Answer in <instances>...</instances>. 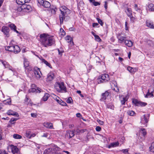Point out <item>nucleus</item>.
Returning a JSON list of instances; mask_svg holds the SVG:
<instances>
[{"label": "nucleus", "mask_w": 154, "mask_h": 154, "mask_svg": "<svg viewBox=\"0 0 154 154\" xmlns=\"http://www.w3.org/2000/svg\"><path fill=\"white\" fill-rule=\"evenodd\" d=\"M60 13L59 15V19L60 25L63 23V21H67L70 19L69 16L71 13V11L66 7L63 6L61 7L60 9Z\"/></svg>", "instance_id": "obj_1"}, {"label": "nucleus", "mask_w": 154, "mask_h": 154, "mask_svg": "<svg viewBox=\"0 0 154 154\" xmlns=\"http://www.w3.org/2000/svg\"><path fill=\"white\" fill-rule=\"evenodd\" d=\"M41 43L45 47L51 46L55 42L53 37L44 34L40 35Z\"/></svg>", "instance_id": "obj_2"}, {"label": "nucleus", "mask_w": 154, "mask_h": 154, "mask_svg": "<svg viewBox=\"0 0 154 154\" xmlns=\"http://www.w3.org/2000/svg\"><path fill=\"white\" fill-rule=\"evenodd\" d=\"M55 88L59 92L65 93L67 92L66 88L64 85V82H57L55 85Z\"/></svg>", "instance_id": "obj_3"}, {"label": "nucleus", "mask_w": 154, "mask_h": 154, "mask_svg": "<svg viewBox=\"0 0 154 154\" xmlns=\"http://www.w3.org/2000/svg\"><path fill=\"white\" fill-rule=\"evenodd\" d=\"M10 45L9 46L5 47L6 50L13 52L15 53H18L20 51V48L17 45H11V43Z\"/></svg>", "instance_id": "obj_4"}, {"label": "nucleus", "mask_w": 154, "mask_h": 154, "mask_svg": "<svg viewBox=\"0 0 154 154\" xmlns=\"http://www.w3.org/2000/svg\"><path fill=\"white\" fill-rule=\"evenodd\" d=\"M147 133L146 131L144 128L140 129L139 133L137 134V135L138 139L141 141L145 139V136Z\"/></svg>", "instance_id": "obj_5"}, {"label": "nucleus", "mask_w": 154, "mask_h": 154, "mask_svg": "<svg viewBox=\"0 0 154 154\" xmlns=\"http://www.w3.org/2000/svg\"><path fill=\"white\" fill-rule=\"evenodd\" d=\"M109 80V75L108 74H102L98 79V82L99 83L103 82L102 80L105 82L108 81Z\"/></svg>", "instance_id": "obj_6"}, {"label": "nucleus", "mask_w": 154, "mask_h": 154, "mask_svg": "<svg viewBox=\"0 0 154 154\" xmlns=\"http://www.w3.org/2000/svg\"><path fill=\"white\" fill-rule=\"evenodd\" d=\"M60 149L57 146H55L54 148H50L45 150L44 152H46L47 154H51V152L56 153L57 151H60Z\"/></svg>", "instance_id": "obj_7"}, {"label": "nucleus", "mask_w": 154, "mask_h": 154, "mask_svg": "<svg viewBox=\"0 0 154 154\" xmlns=\"http://www.w3.org/2000/svg\"><path fill=\"white\" fill-rule=\"evenodd\" d=\"M37 2L40 6H42L45 8H49L51 5L50 3L46 1L38 0Z\"/></svg>", "instance_id": "obj_8"}, {"label": "nucleus", "mask_w": 154, "mask_h": 154, "mask_svg": "<svg viewBox=\"0 0 154 154\" xmlns=\"http://www.w3.org/2000/svg\"><path fill=\"white\" fill-rule=\"evenodd\" d=\"M34 72L36 78L37 79H39L41 77V75H42L40 70V69L37 67H35L34 70Z\"/></svg>", "instance_id": "obj_9"}, {"label": "nucleus", "mask_w": 154, "mask_h": 154, "mask_svg": "<svg viewBox=\"0 0 154 154\" xmlns=\"http://www.w3.org/2000/svg\"><path fill=\"white\" fill-rule=\"evenodd\" d=\"M132 102L133 103L135 104L136 106H144L147 104V103H146L138 101L137 99H133L132 100Z\"/></svg>", "instance_id": "obj_10"}, {"label": "nucleus", "mask_w": 154, "mask_h": 154, "mask_svg": "<svg viewBox=\"0 0 154 154\" xmlns=\"http://www.w3.org/2000/svg\"><path fill=\"white\" fill-rule=\"evenodd\" d=\"M117 38L118 40V42L120 43H122L125 41L126 40V37L125 35H122V33H118L117 35Z\"/></svg>", "instance_id": "obj_11"}, {"label": "nucleus", "mask_w": 154, "mask_h": 154, "mask_svg": "<svg viewBox=\"0 0 154 154\" xmlns=\"http://www.w3.org/2000/svg\"><path fill=\"white\" fill-rule=\"evenodd\" d=\"M0 61L3 65L5 68H8L9 70L12 71H14V69H13L12 67L10 66L8 63L5 61H4L2 60H0Z\"/></svg>", "instance_id": "obj_12"}, {"label": "nucleus", "mask_w": 154, "mask_h": 154, "mask_svg": "<svg viewBox=\"0 0 154 154\" xmlns=\"http://www.w3.org/2000/svg\"><path fill=\"white\" fill-rule=\"evenodd\" d=\"M119 97L121 104L123 105L125 104V102L127 101L129 98V96L128 94H127L125 97L123 96L122 95L121 96L119 95Z\"/></svg>", "instance_id": "obj_13"}, {"label": "nucleus", "mask_w": 154, "mask_h": 154, "mask_svg": "<svg viewBox=\"0 0 154 154\" xmlns=\"http://www.w3.org/2000/svg\"><path fill=\"white\" fill-rule=\"evenodd\" d=\"M2 31L3 32L4 35H5L7 37L9 36V32L10 29L7 26H3L2 28Z\"/></svg>", "instance_id": "obj_14"}, {"label": "nucleus", "mask_w": 154, "mask_h": 154, "mask_svg": "<svg viewBox=\"0 0 154 154\" xmlns=\"http://www.w3.org/2000/svg\"><path fill=\"white\" fill-rule=\"evenodd\" d=\"M22 8L23 10V11H30L32 10V8L29 5L23 4L21 5Z\"/></svg>", "instance_id": "obj_15"}, {"label": "nucleus", "mask_w": 154, "mask_h": 154, "mask_svg": "<svg viewBox=\"0 0 154 154\" xmlns=\"http://www.w3.org/2000/svg\"><path fill=\"white\" fill-rule=\"evenodd\" d=\"M149 117V114L146 115V114L143 115L141 121V123H143V124H145L146 123H147L148 121L147 117Z\"/></svg>", "instance_id": "obj_16"}, {"label": "nucleus", "mask_w": 154, "mask_h": 154, "mask_svg": "<svg viewBox=\"0 0 154 154\" xmlns=\"http://www.w3.org/2000/svg\"><path fill=\"white\" fill-rule=\"evenodd\" d=\"M9 147L11 149L13 154L19 151L18 148L16 146H14L11 144L9 146Z\"/></svg>", "instance_id": "obj_17"}, {"label": "nucleus", "mask_w": 154, "mask_h": 154, "mask_svg": "<svg viewBox=\"0 0 154 154\" xmlns=\"http://www.w3.org/2000/svg\"><path fill=\"white\" fill-rule=\"evenodd\" d=\"M146 25L147 26L149 27L150 28H154V23L149 20H147L146 22Z\"/></svg>", "instance_id": "obj_18"}, {"label": "nucleus", "mask_w": 154, "mask_h": 154, "mask_svg": "<svg viewBox=\"0 0 154 154\" xmlns=\"http://www.w3.org/2000/svg\"><path fill=\"white\" fill-rule=\"evenodd\" d=\"M54 78V75L52 72H50L47 75L46 80L47 81H51Z\"/></svg>", "instance_id": "obj_19"}, {"label": "nucleus", "mask_w": 154, "mask_h": 154, "mask_svg": "<svg viewBox=\"0 0 154 154\" xmlns=\"http://www.w3.org/2000/svg\"><path fill=\"white\" fill-rule=\"evenodd\" d=\"M109 94V93L107 91L105 92V93H103L102 94V96L100 100L102 101H104L107 97H108Z\"/></svg>", "instance_id": "obj_20"}, {"label": "nucleus", "mask_w": 154, "mask_h": 154, "mask_svg": "<svg viewBox=\"0 0 154 154\" xmlns=\"http://www.w3.org/2000/svg\"><path fill=\"white\" fill-rule=\"evenodd\" d=\"M75 130L74 131L69 130L67 131L66 135L67 136L69 137V139L74 136L75 135Z\"/></svg>", "instance_id": "obj_21"}, {"label": "nucleus", "mask_w": 154, "mask_h": 154, "mask_svg": "<svg viewBox=\"0 0 154 154\" xmlns=\"http://www.w3.org/2000/svg\"><path fill=\"white\" fill-rule=\"evenodd\" d=\"M154 97L153 91L150 92V89L148 90V91L146 94L145 96V98L151 97Z\"/></svg>", "instance_id": "obj_22"}, {"label": "nucleus", "mask_w": 154, "mask_h": 154, "mask_svg": "<svg viewBox=\"0 0 154 154\" xmlns=\"http://www.w3.org/2000/svg\"><path fill=\"white\" fill-rule=\"evenodd\" d=\"M41 90V89L39 88H32L29 90V92L40 93Z\"/></svg>", "instance_id": "obj_23"}, {"label": "nucleus", "mask_w": 154, "mask_h": 154, "mask_svg": "<svg viewBox=\"0 0 154 154\" xmlns=\"http://www.w3.org/2000/svg\"><path fill=\"white\" fill-rule=\"evenodd\" d=\"M30 1V0H16V3L19 5H22L23 4L28 3Z\"/></svg>", "instance_id": "obj_24"}, {"label": "nucleus", "mask_w": 154, "mask_h": 154, "mask_svg": "<svg viewBox=\"0 0 154 154\" xmlns=\"http://www.w3.org/2000/svg\"><path fill=\"white\" fill-rule=\"evenodd\" d=\"M7 113L8 115H12L17 117L18 116V114L17 112H14L12 110L8 111Z\"/></svg>", "instance_id": "obj_25"}, {"label": "nucleus", "mask_w": 154, "mask_h": 154, "mask_svg": "<svg viewBox=\"0 0 154 154\" xmlns=\"http://www.w3.org/2000/svg\"><path fill=\"white\" fill-rule=\"evenodd\" d=\"M44 126L50 129H52L53 128V126L52 124L49 122H45L43 124Z\"/></svg>", "instance_id": "obj_26"}, {"label": "nucleus", "mask_w": 154, "mask_h": 154, "mask_svg": "<svg viewBox=\"0 0 154 154\" xmlns=\"http://www.w3.org/2000/svg\"><path fill=\"white\" fill-rule=\"evenodd\" d=\"M125 43L126 45L128 47H131L133 45V43L131 41L125 40Z\"/></svg>", "instance_id": "obj_27"}, {"label": "nucleus", "mask_w": 154, "mask_h": 154, "mask_svg": "<svg viewBox=\"0 0 154 154\" xmlns=\"http://www.w3.org/2000/svg\"><path fill=\"white\" fill-rule=\"evenodd\" d=\"M9 26L11 29L13 30L14 31L16 32L17 33H19V32L17 30L16 27L14 24L12 23L9 24Z\"/></svg>", "instance_id": "obj_28"}, {"label": "nucleus", "mask_w": 154, "mask_h": 154, "mask_svg": "<svg viewBox=\"0 0 154 154\" xmlns=\"http://www.w3.org/2000/svg\"><path fill=\"white\" fill-rule=\"evenodd\" d=\"M125 12L128 17H131L132 16V11L131 8H127Z\"/></svg>", "instance_id": "obj_29"}, {"label": "nucleus", "mask_w": 154, "mask_h": 154, "mask_svg": "<svg viewBox=\"0 0 154 154\" xmlns=\"http://www.w3.org/2000/svg\"><path fill=\"white\" fill-rule=\"evenodd\" d=\"M119 144V143L118 142L112 143L108 146V147L110 148L111 147H115L118 146Z\"/></svg>", "instance_id": "obj_30"}, {"label": "nucleus", "mask_w": 154, "mask_h": 154, "mask_svg": "<svg viewBox=\"0 0 154 154\" xmlns=\"http://www.w3.org/2000/svg\"><path fill=\"white\" fill-rule=\"evenodd\" d=\"M49 96L50 95L48 93H45L44 95L42 98V100L45 101H46L48 100Z\"/></svg>", "instance_id": "obj_31"}, {"label": "nucleus", "mask_w": 154, "mask_h": 154, "mask_svg": "<svg viewBox=\"0 0 154 154\" xmlns=\"http://www.w3.org/2000/svg\"><path fill=\"white\" fill-rule=\"evenodd\" d=\"M41 61L42 63H44L47 66H48L50 68H51V66L50 64L46 60L43 59H42L41 60Z\"/></svg>", "instance_id": "obj_32"}, {"label": "nucleus", "mask_w": 154, "mask_h": 154, "mask_svg": "<svg viewBox=\"0 0 154 154\" xmlns=\"http://www.w3.org/2000/svg\"><path fill=\"white\" fill-rule=\"evenodd\" d=\"M140 141V142L137 145L140 150H143L144 149V144L143 143L141 142L142 141H141V140Z\"/></svg>", "instance_id": "obj_33"}, {"label": "nucleus", "mask_w": 154, "mask_h": 154, "mask_svg": "<svg viewBox=\"0 0 154 154\" xmlns=\"http://www.w3.org/2000/svg\"><path fill=\"white\" fill-rule=\"evenodd\" d=\"M25 101V102L27 104H29V103L30 104H31V103L30 102L31 100L27 95L26 96Z\"/></svg>", "instance_id": "obj_34"}, {"label": "nucleus", "mask_w": 154, "mask_h": 154, "mask_svg": "<svg viewBox=\"0 0 154 154\" xmlns=\"http://www.w3.org/2000/svg\"><path fill=\"white\" fill-rule=\"evenodd\" d=\"M135 69L130 66H128L127 67V70L131 73H134L135 72Z\"/></svg>", "instance_id": "obj_35"}, {"label": "nucleus", "mask_w": 154, "mask_h": 154, "mask_svg": "<svg viewBox=\"0 0 154 154\" xmlns=\"http://www.w3.org/2000/svg\"><path fill=\"white\" fill-rule=\"evenodd\" d=\"M24 65L25 68L29 66V63L27 60L25 59L24 61Z\"/></svg>", "instance_id": "obj_36"}, {"label": "nucleus", "mask_w": 154, "mask_h": 154, "mask_svg": "<svg viewBox=\"0 0 154 154\" xmlns=\"http://www.w3.org/2000/svg\"><path fill=\"white\" fill-rule=\"evenodd\" d=\"M31 133V131H26V135L28 138L30 139V135Z\"/></svg>", "instance_id": "obj_37"}, {"label": "nucleus", "mask_w": 154, "mask_h": 154, "mask_svg": "<svg viewBox=\"0 0 154 154\" xmlns=\"http://www.w3.org/2000/svg\"><path fill=\"white\" fill-rule=\"evenodd\" d=\"M128 115L131 116H133L135 114V112L132 110H129L127 112Z\"/></svg>", "instance_id": "obj_38"}, {"label": "nucleus", "mask_w": 154, "mask_h": 154, "mask_svg": "<svg viewBox=\"0 0 154 154\" xmlns=\"http://www.w3.org/2000/svg\"><path fill=\"white\" fill-rule=\"evenodd\" d=\"M94 36L95 38V40L97 41L100 42L101 41V39L98 35L95 34V35H94Z\"/></svg>", "instance_id": "obj_39"}, {"label": "nucleus", "mask_w": 154, "mask_h": 154, "mask_svg": "<svg viewBox=\"0 0 154 154\" xmlns=\"http://www.w3.org/2000/svg\"><path fill=\"white\" fill-rule=\"evenodd\" d=\"M13 137L15 139H20L22 136L17 134H14L13 135Z\"/></svg>", "instance_id": "obj_40"}, {"label": "nucleus", "mask_w": 154, "mask_h": 154, "mask_svg": "<svg viewBox=\"0 0 154 154\" xmlns=\"http://www.w3.org/2000/svg\"><path fill=\"white\" fill-rule=\"evenodd\" d=\"M97 20L98 22V23L101 26H103V23L102 20L98 18H97Z\"/></svg>", "instance_id": "obj_41"}, {"label": "nucleus", "mask_w": 154, "mask_h": 154, "mask_svg": "<svg viewBox=\"0 0 154 154\" xmlns=\"http://www.w3.org/2000/svg\"><path fill=\"white\" fill-rule=\"evenodd\" d=\"M66 39L67 40H68L69 41L70 40V43L72 44V45H73L74 44L73 42L71 41V39H70L71 37L69 35H67L66 37Z\"/></svg>", "instance_id": "obj_42"}, {"label": "nucleus", "mask_w": 154, "mask_h": 154, "mask_svg": "<svg viewBox=\"0 0 154 154\" xmlns=\"http://www.w3.org/2000/svg\"><path fill=\"white\" fill-rule=\"evenodd\" d=\"M154 146L153 144H152L151 146L149 147L150 150L151 152H154V147H153Z\"/></svg>", "instance_id": "obj_43"}, {"label": "nucleus", "mask_w": 154, "mask_h": 154, "mask_svg": "<svg viewBox=\"0 0 154 154\" xmlns=\"http://www.w3.org/2000/svg\"><path fill=\"white\" fill-rule=\"evenodd\" d=\"M54 99L56 100L57 102L59 104L60 102V98L59 97L56 96V95H55V97H54Z\"/></svg>", "instance_id": "obj_44"}, {"label": "nucleus", "mask_w": 154, "mask_h": 154, "mask_svg": "<svg viewBox=\"0 0 154 154\" xmlns=\"http://www.w3.org/2000/svg\"><path fill=\"white\" fill-rule=\"evenodd\" d=\"M92 4L95 6H97L98 5H100V3L97 2H95V1L94 2L92 3Z\"/></svg>", "instance_id": "obj_45"}, {"label": "nucleus", "mask_w": 154, "mask_h": 154, "mask_svg": "<svg viewBox=\"0 0 154 154\" xmlns=\"http://www.w3.org/2000/svg\"><path fill=\"white\" fill-rule=\"evenodd\" d=\"M76 131L77 133L79 134L80 133H82L84 132L85 130L84 129L79 130V129H78L76 130Z\"/></svg>", "instance_id": "obj_46"}, {"label": "nucleus", "mask_w": 154, "mask_h": 154, "mask_svg": "<svg viewBox=\"0 0 154 154\" xmlns=\"http://www.w3.org/2000/svg\"><path fill=\"white\" fill-rule=\"evenodd\" d=\"M0 154H8L5 150H0Z\"/></svg>", "instance_id": "obj_47"}, {"label": "nucleus", "mask_w": 154, "mask_h": 154, "mask_svg": "<svg viewBox=\"0 0 154 154\" xmlns=\"http://www.w3.org/2000/svg\"><path fill=\"white\" fill-rule=\"evenodd\" d=\"M25 69L26 70H27L28 72H29L32 70L33 68L32 67L29 66L28 67H26Z\"/></svg>", "instance_id": "obj_48"}, {"label": "nucleus", "mask_w": 154, "mask_h": 154, "mask_svg": "<svg viewBox=\"0 0 154 154\" xmlns=\"http://www.w3.org/2000/svg\"><path fill=\"white\" fill-rule=\"evenodd\" d=\"M57 51H58V54L61 56H62V55L63 53L64 52L62 50H60L59 49H57Z\"/></svg>", "instance_id": "obj_49"}, {"label": "nucleus", "mask_w": 154, "mask_h": 154, "mask_svg": "<svg viewBox=\"0 0 154 154\" xmlns=\"http://www.w3.org/2000/svg\"><path fill=\"white\" fill-rule=\"evenodd\" d=\"M17 10L18 11H19V12H21V11H23V9H22V8L21 6L20 7H18L17 8Z\"/></svg>", "instance_id": "obj_50"}, {"label": "nucleus", "mask_w": 154, "mask_h": 154, "mask_svg": "<svg viewBox=\"0 0 154 154\" xmlns=\"http://www.w3.org/2000/svg\"><path fill=\"white\" fill-rule=\"evenodd\" d=\"M72 99L71 97H69L66 100V102L68 103H71Z\"/></svg>", "instance_id": "obj_51"}, {"label": "nucleus", "mask_w": 154, "mask_h": 154, "mask_svg": "<svg viewBox=\"0 0 154 154\" xmlns=\"http://www.w3.org/2000/svg\"><path fill=\"white\" fill-rule=\"evenodd\" d=\"M134 8L136 11H138L140 10V9L138 7L137 5V4H135L134 5Z\"/></svg>", "instance_id": "obj_52"}, {"label": "nucleus", "mask_w": 154, "mask_h": 154, "mask_svg": "<svg viewBox=\"0 0 154 154\" xmlns=\"http://www.w3.org/2000/svg\"><path fill=\"white\" fill-rule=\"evenodd\" d=\"M150 7H151L152 8H151V9L152 11H154V5L152 4H151L149 5V8Z\"/></svg>", "instance_id": "obj_53"}, {"label": "nucleus", "mask_w": 154, "mask_h": 154, "mask_svg": "<svg viewBox=\"0 0 154 154\" xmlns=\"http://www.w3.org/2000/svg\"><path fill=\"white\" fill-rule=\"evenodd\" d=\"M125 140V138L124 137H122L121 138V140H119V142L121 143L122 144L124 142V140Z\"/></svg>", "instance_id": "obj_54"}, {"label": "nucleus", "mask_w": 154, "mask_h": 154, "mask_svg": "<svg viewBox=\"0 0 154 154\" xmlns=\"http://www.w3.org/2000/svg\"><path fill=\"white\" fill-rule=\"evenodd\" d=\"M130 17V20L132 22H134L135 20V18L134 17L132 16L131 17Z\"/></svg>", "instance_id": "obj_55"}, {"label": "nucleus", "mask_w": 154, "mask_h": 154, "mask_svg": "<svg viewBox=\"0 0 154 154\" xmlns=\"http://www.w3.org/2000/svg\"><path fill=\"white\" fill-rule=\"evenodd\" d=\"M128 149H122V152L124 153H127L128 152Z\"/></svg>", "instance_id": "obj_56"}, {"label": "nucleus", "mask_w": 154, "mask_h": 154, "mask_svg": "<svg viewBox=\"0 0 154 154\" xmlns=\"http://www.w3.org/2000/svg\"><path fill=\"white\" fill-rule=\"evenodd\" d=\"M101 130V128L99 126H97L96 128V130L97 131H100Z\"/></svg>", "instance_id": "obj_57"}, {"label": "nucleus", "mask_w": 154, "mask_h": 154, "mask_svg": "<svg viewBox=\"0 0 154 154\" xmlns=\"http://www.w3.org/2000/svg\"><path fill=\"white\" fill-rule=\"evenodd\" d=\"M60 31H63V32H61V35H62L64 36L65 35V32L62 28H61L60 29Z\"/></svg>", "instance_id": "obj_58"}, {"label": "nucleus", "mask_w": 154, "mask_h": 154, "mask_svg": "<svg viewBox=\"0 0 154 154\" xmlns=\"http://www.w3.org/2000/svg\"><path fill=\"white\" fill-rule=\"evenodd\" d=\"M115 88L114 89V91H115L116 92H118L119 91V89L118 88V87L117 85L115 86Z\"/></svg>", "instance_id": "obj_59"}, {"label": "nucleus", "mask_w": 154, "mask_h": 154, "mask_svg": "<svg viewBox=\"0 0 154 154\" xmlns=\"http://www.w3.org/2000/svg\"><path fill=\"white\" fill-rule=\"evenodd\" d=\"M31 116L33 117H36L37 116V114L35 113H31Z\"/></svg>", "instance_id": "obj_60"}, {"label": "nucleus", "mask_w": 154, "mask_h": 154, "mask_svg": "<svg viewBox=\"0 0 154 154\" xmlns=\"http://www.w3.org/2000/svg\"><path fill=\"white\" fill-rule=\"evenodd\" d=\"M48 135V133H44L42 135V137H47Z\"/></svg>", "instance_id": "obj_61"}, {"label": "nucleus", "mask_w": 154, "mask_h": 154, "mask_svg": "<svg viewBox=\"0 0 154 154\" xmlns=\"http://www.w3.org/2000/svg\"><path fill=\"white\" fill-rule=\"evenodd\" d=\"M60 105L63 106H65L67 105V104L66 103L62 101L61 103H60Z\"/></svg>", "instance_id": "obj_62"}, {"label": "nucleus", "mask_w": 154, "mask_h": 154, "mask_svg": "<svg viewBox=\"0 0 154 154\" xmlns=\"http://www.w3.org/2000/svg\"><path fill=\"white\" fill-rule=\"evenodd\" d=\"M104 8L106 10L107 8V1L105 2Z\"/></svg>", "instance_id": "obj_63"}, {"label": "nucleus", "mask_w": 154, "mask_h": 154, "mask_svg": "<svg viewBox=\"0 0 154 154\" xmlns=\"http://www.w3.org/2000/svg\"><path fill=\"white\" fill-rule=\"evenodd\" d=\"M51 12L53 14H55L56 13V11L55 9H51Z\"/></svg>", "instance_id": "obj_64"}]
</instances>
